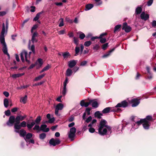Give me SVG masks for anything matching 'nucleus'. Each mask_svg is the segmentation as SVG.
<instances>
[{
	"instance_id": "f03ea898",
	"label": "nucleus",
	"mask_w": 156,
	"mask_h": 156,
	"mask_svg": "<svg viewBox=\"0 0 156 156\" xmlns=\"http://www.w3.org/2000/svg\"><path fill=\"white\" fill-rule=\"evenodd\" d=\"M111 128L107 125L106 121L105 120H102L101 121L98 128V133L101 135H105L108 131L111 133Z\"/></svg>"
},
{
	"instance_id": "dca6fc26",
	"label": "nucleus",
	"mask_w": 156,
	"mask_h": 156,
	"mask_svg": "<svg viewBox=\"0 0 156 156\" xmlns=\"http://www.w3.org/2000/svg\"><path fill=\"white\" fill-rule=\"evenodd\" d=\"M9 104L11 106H12L11 101L10 100H9L7 98H5L4 100V106L5 108H7Z\"/></svg>"
},
{
	"instance_id": "473e14b6",
	"label": "nucleus",
	"mask_w": 156,
	"mask_h": 156,
	"mask_svg": "<svg viewBox=\"0 0 156 156\" xmlns=\"http://www.w3.org/2000/svg\"><path fill=\"white\" fill-rule=\"evenodd\" d=\"M41 118L40 116H38L36 119L35 120V124H39L41 121Z\"/></svg>"
},
{
	"instance_id": "8fccbe9b",
	"label": "nucleus",
	"mask_w": 156,
	"mask_h": 156,
	"mask_svg": "<svg viewBox=\"0 0 156 156\" xmlns=\"http://www.w3.org/2000/svg\"><path fill=\"white\" fill-rule=\"evenodd\" d=\"M102 2L101 1L96 2L94 4L95 6H98L101 5L102 4Z\"/></svg>"
},
{
	"instance_id": "2f4dec72",
	"label": "nucleus",
	"mask_w": 156,
	"mask_h": 156,
	"mask_svg": "<svg viewBox=\"0 0 156 156\" xmlns=\"http://www.w3.org/2000/svg\"><path fill=\"white\" fill-rule=\"evenodd\" d=\"M62 56L64 59H67L70 56V54L69 52H66L62 53Z\"/></svg>"
},
{
	"instance_id": "6e6d98bb",
	"label": "nucleus",
	"mask_w": 156,
	"mask_h": 156,
	"mask_svg": "<svg viewBox=\"0 0 156 156\" xmlns=\"http://www.w3.org/2000/svg\"><path fill=\"white\" fill-rule=\"evenodd\" d=\"M66 30H60L58 32V34H59L62 35L65 34Z\"/></svg>"
},
{
	"instance_id": "13d9d810",
	"label": "nucleus",
	"mask_w": 156,
	"mask_h": 156,
	"mask_svg": "<svg viewBox=\"0 0 156 156\" xmlns=\"http://www.w3.org/2000/svg\"><path fill=\"white\" fill-rule=\"evenodd\" d=\"M87 63V61H83L81 63L80 65L82 66H84L86 65Z\"/></svg>"
},
{
	"instance_id": "49530a36",
	"label": "nucleus",
	"mask_w": 156,
	"mask_h": 156,
	"mask_svg": "<svg viewBox=\"0 0 156 156\" xmlns=\"http://www.w3.org/2000/svg\"><path fill=\"white\" fill-rule=\"evenodd\" d=\"M27 101V98H20V101L23 104H25Z\"/></svg>"
},
{
	"instance_id": "ddd939ff",
	"label": "nucleus",
	"mask_w": 156,
	"mask_h": 156,
	"mask_svg": "<svg viewBox=\"0 0 156 156\" xmlns=\"http://www.w3.org/2000/svg\"><path fill=\"white\" fill-rule=\"evenodd\" d=\"M20 119L19 116H17L16 119H15V124L14 125V128L15 129L16 128H18L19 126L18 125L20 123Z\"/></svg>"
},
{
	"instance_id": "c85d7f7f",
	"label": "nucleus",
	"mask_w": 156,
	"mask_h": 156,
	"mask_svg": "<svg viewBox=\"0 0 156 156\" xmlns=\"http://www.w3.org/2000/svg\"><path fill=\"white\" fill-rule=\"evenodd\" d=\"M35 124V122L34 121L32 122L30 124L28 123L27 125V128L30 129Z\"/></svg>"
},
{
	"instance_id": "2eb2a0df",
	"label": "nucleus",
	"mask_w": 156,
	"mask_h": 156,
	"mask_svg": "<svg viewBox=\"0 0 156 156\" xmlns=\"http://www.w3.org/2000/svg\"><path fill=\"white\" fill-rule=\"evenodd\" d=\"M47 126L46 124H42L40 126V130L43 132H47L49 131V129L47 128Z\"/></svg>"
},
{
	"instance_id": "5fc2aeb1",
	"label": "nucleus",
	"mask_w": 156,
	"mask_h": 156,
	"mask_svg": "<svg viewBox=\"0 0 156 156\" xmlns=\"http://www.w3.org/2000/svg\"><path fill=\"white\" fill-rule=\"evenodd\" d=\"M100 42L101 43H104L106 41V39L105 38H100Z\"/></svg>"
},
{
	"instance_id": "9d476101",
	"label": "nucleus",
	"mask_w": 156,
	"mask_h": 156,
	"mask_svg": "<svg viewBox=\"0 0 156 156\" xmlns=\"http://www.w3.org/2000/svg\"><path fill=\"white\" fill-rule=\"evenodd\" d=\"M122 29L127 33L129 32L131 30V28L127 25L126 22L123 23Z\"/></svg>"
},
{
	"instance_id": "f257e3e1",
	"label": "nucleus",
	"mask_w": 156,
	"mask_h": 156,
	"mask_svg": "<svg viewBox=\"0 0 156 156\" xmlns=\"http://www.w3.org/2000/svg\"><path fill=\"white\" fill-rule=\"evenodd\" d=\"M9 26V23L8 20L6 21V27H5V24L3 23L2 24V28L0 35V42L2 46V50L5 54L7 55L9 57L10 55L8 52V48L7 44L5 41V34H6Z\"/></svg>"
},
{
	"instance_id": "bf43d9fd",
	"label": "nucleus",
	"mask_w": 156,
	"mask_h": 156,
	"mask_svg": "<svg viewBox=\"0 0 156 156\" xmlns=\"http://www.w3.org/2000/svg\"><path fill=\"white\" fill-rule=\"evenodd\" d=\"M151 25L153 27H155L156 26V20H153L151 22Z\"/></svg>"
},
{
	"instance_id": "4c0bfd02",
	"label": "nucleus",
	"mask_w": 156,
	"mask_h": 156,
	"mask_svg": "<svg viewBox=\"0 0 156 156\" xmlns=\"http://www.w3.org/2000/svg\"><path fill=\"white\" fill-rule=\"evenodd\" d=\"M92 106L94 108H96L98 107V105L97 101H95L92 102Z\"/></svg>"
},
{
	"instance_id": "a18cd8bd",
	"label": "nucleus",
	"mask_w": 156,
	"mask_h": 156,
	"mask_svg": "<svg viewBox=\"0 0 156 156\" xmlns=\"http://www.w3.org/2000/svg\"><path fill=\"white\" fill-rule=\"evenodd\" d=\"M37 62L39 63L40 65V66H41L43 64L42 59L41 58H38L37 61L36 63V64H37Z\"/></svg>"
},
{
	"instance_id": "774afa93",
	"label": "nucleus",
	"mask_w": 156,
	"mask_h": 156,
	"mask_svg": "<svg viewBox=\"0 0 156 156\" xmlns=\"http://www.w3.org/2000/svg\"><path fill=\"white\" fill-rule=\"evenodd\" d=\"M4 95L6 97H8L9 95V93L7 91H4L3 93Z\"/></svg>"
},
{
	"instance_id": "864d4df0",
	"label": "nucleus",
	"mask_w": 156,
	"mask_h": 156,
	"mask_svg": "<svg viewBox=\"0 0 156 156\" xmlns=\"http://www.w3.org/2000/svg\"><path fill=\"white\" fill-rule=\"evenodd\" d=\"M91 109L90 108H87L86 109V112H85L87 113V115H89L90 114V111Z\"/></svg>"
},
{
	"instance_id": "a19ab883",
	"label": "nucleus",
	"mask_w": 156,
	"mask_h": 156,
	"mask_svg": "<svg viewBox=\"0 0 156 156\" xmlns=\"http://www.w3.org/2000/svg\"><path fill=\"white\" fill-rule=\"evenodd\" d=\"M108 43H105L102 45V46H101L103 50H105L108 47Z\"/></svg>"
},
{
	"instance_id": "72a5a7b5",
	"label": "nucleus",
	"mask_w": 156,
	"mask_h": 156,
	"mask_svg": "<svg viewBox=\"0 0 156 156\" xmlns=\"http://www.w3.org/2000/svg\"><path fill=\"white\" fill-rule=\"evenodd\" d=\"M45 75V74H42L41 75H40L38 76L37 77H36L34 79V81H37L40 80L41 79L43 78Z\"/></svg>"
},
{
	"instance_id": "cd10ccee",
	"label": "nucleus",
	"mask_w": 156,
	"mask_h": 156,
	"mask_svg": "<svg viewBox=\"0 0 156 156\" xmlns=\"http://www.w3.org/2000/svg\"><path fill=\"white\" fill-rule=\"evenodd\" d=\"M140 17L142 20L145 21L146 20V14L144 12H143L141 13Z\"/></svg>"
},
{
	"instance_id": "bb28decb",
	"label": "nucleus",
	"mask_w": 156,
	"mask_h": 156,
	"mask_svg": "<svg viewBox=\"0 0 156 156\" xmlns=\"http://www.w3.org/2000/svg\"><path fill=\"white\" fill-rule=\"evenodd\" d=\"M77 34H79V37L81 40L83 39L85 37V34L82 32L79 31Z\"/></svg>"
},
{
	"instance_id": "e433bc0d",
	"label": "nucleus",
	"mask_w": 156,
	"mask_h": 156,
	"mask_svg": "<svg viewBox=\"0 0 156 156\" xmlns=\"http://www.w3.org/2000/svg\"><path fill=\"white\" fill-rule=\"evenodd\" d=\"M59 21L60 22L58 25L59 27H61L63 26H64L63 19L62 18L60 19Z\"/></svg>"
},
{
	"instance_id": "4468645a",
	"label": "nucleus",
	"mask_w": 156,
	"mask_h": 156,
	"mask_svg": "<svg viewBox=\"0 0 156 156\" xmlns=\"http://www.w3.org/2000/svg\"><path fill=\"white\" fill-rule=\"evenodd\" d=\"M77 60H74L70 61L68 62V65L69 67L72 68L75 66L77 63Z\"/></svg>"
},
{
	"instance_id": "680f3d73",
	"label": "nucleus",
	"mask_w": 156,
	"mask_h": 156,
	"mask_svg": "<svg viewBox=\"0 0 156 156\" xmlns=\"http://www.w3.org/2000/svg\"><path fill=\"white\" fill-rule=\"evenodd\" d=\"M5 114L6 116H9L10 115V111L9 110H8L5 111Z\"/></svg>"
},
{
	"instance_id": "603ef678",
	"label": "nucleus",
	"mask_w": 156,
	"mask_h": 156,
	"mask_svg": "<svg viewBox=\"0 0 156 156\" xmlns=\"http://www.w3.org/2000/svg\"><path fill=\"white\" fill-rule=\"evenodd\" d=\"M73 41L74 43L76 45H78V44L79 41L77 38H76L75 37H74L73 38Z\"/></svg>"
},
{
	"instance_id": "c03bdc74",
	"label": "nucleus",
	"mask_w": 156,
	"mask_h": 156,
	"mask_svg": "<svg viewBox=\"0 0 156 156\" xmlns=\"http://www.w3.org/2000/svg\"><path fill=\"white\" fill-rule=\"evenodd\" d=\"M121 27V25L120 24L117 25H116L114 28V32H115L117 31Z\"/></svg>"
},
{
	"instance_id": "052dcab7",
	"label": "nucleus",
	"mask_w": 156,
	"mask_h": 156,
	"mask_svg": "<svg viewBox=\"0 0 156 156\" xmlns=\"http://www.w3.org/2000/svg\"><path fill=\"white\" fill-rule=\"evenodd\" d=\"M89 131L90 132L92 133L95 132V130L94 128H92V127H90L89 129Z\"/></svg>"
},
{
	"instance_id": "a878e982",
	"label": "nucleus",
	"mask_w": 156,
	"mask_h": 156,
	"mask_svg": "<svg viewBox=\"0 0 156 156\" xmlns=\"http://www.w3.org/2000/svg\"><path fill=\"white\" fill-rule=\"evenodd\" d=\"M24 74V73H18L13 74L12 76V77L14 79H16L17 78L21 76H22Z\"/></svg>"
},
{
	"instance_id": "9b49d317",
	"label": "nucleus",
	"mask_w": 156,
	"mask_h": 156,
	"mask_svg": "<svg viewBox=\"0 0 156 156\" xmlns=\"http://www.w3.org/2000/svg\"><path fill=\"white\" fill-rule=\"evenodd\" d=\"M153 78V75L151 72L150 69L147 67V80H151Z\"/></svg>"
},
{
	"instance_id": "f3484780",
	"label": "nucleus",
	"mask_w": 156,
	"mask_h": 156,
	"mask_svg": "<svg viewBox=\"0 0 156 156\" xmlns=\"http://www.w3.org/2000/svg\"><path fill=\"white\" fill-rule=\"evenodd\" d=\"M155 119L152 118V117L151 115L147 116V129H148L150 126V122L149 121L152 122Z\"/></svg>"
},
{
	"instance_id": "3c124183",
	"label": "nucleus",
	"mask_w": 156,
	"mask_h": 156,
	"mask_svg": "<svg viewBox=\"0 0 156 156\" xmlns=\"http://www.w3.org/2000/svg\"><path fill=\"white\" fill-rule=\"evenodd\" d=\"M30 50H31L34 54L35 53V47L34 44L32 45L31 46Z\"/></svg>"
},
{
	"instance_id": "a211bd4d",
	"label": "nucleus",
	"mask_w": 156,
	"mask_h": 156,
	"mask_svg": "<svg viewBox=\"0 0 156 156\" xmlns=\"http://www.w3.org/2000/svg\"><path fill=\"white\" fill-rule=\"evenodd\" d=\"M91 102V101H90L89 102H85L84 101L82 100L80 102V105L82 106H84L85 107H87L89 105H90Z\"/></svg>"
},
{
	"instance_id": "de8ad7c7",
	"label": "nucleus",
	"mask_w": 156,
	"mask_h": 156,
	"mask_svg": "<svg viewBox=\"0 0 156 156\" xmlns=\"http://www.w3.org/2000/svg\"><path fill=\"white\" fill-rule=\"evenodd\" d=\"M75 52H76V55H75V56H76L79 53L80 51V48L79 47H76L75 48Z\"/></svg>"
},
{
	"instance_id": "0e129e2a",
	"label": "nucleus",
	"mask_w": 156,
	"mask_h": 156,
	"mask_svg": "<svg viewBox=\"0 0 156 156\" xmlns=\"http://www.w3.org/2000/svg\"><path fill=\"white\" fill-rule=\"evenodd\" d=\"M50 66L49 65H48L46 66L45 67H44L43 69L44 70V71H46L48 70L50 68Z\"/></svg>"
},
{
	"instance_id": "c756f323",
	"label": "nucleus",
	"mask_w": 156,
	"mask_h": 156,
	"mask_svg": "<svg viewBox=\"0 0 156 156\" xmlns=\"http://www.w3.org/2000/svg\"><path fill=\"white\" fill-rule=\"evenodd\" d=\"M43 12L42 11L37 13L36 16L34 18L33 20L35 21L37 20L40 18V15L42 14Z\"/></svg>"
},
{
	"instance_id": "69168bd1",
	"label": "nucleus",
	"mask_w": 156,
	"mask_h": 156,
	"mask_svg": "<svg viewBox=\"0 0 156 156\" xmlns=\"http://www.w3.org/2000/svg\"><path fill=\"white\" fill-rule=\"evenodd\" d=\"M92 117L91 116L89 117L86 120V122H89L92 119Z\"/></svg>"
},
{
	"instance_id": "f704fd0d",
	"label": "nucleus",
	"mask_w": 156,
	"mask_h": 156,
	"mask_svg": "<svg viewBox=\"0 0 156 156\" xmlns=\"http://www.w3.org/2000/svg\"><path fill=\"white\" fill-rule=\"evenodd\" d=\"M55 141V144L56 145L59 144L60 143V141L58 139H55L53 138H52L50 140V142H52Z\"/></svg>"
},
{
	"instance_id": "0eeeda50",
	"label": "nucleus",
	"mask_w": 156,
	"mask_h": 156,
	"mask_svg": "<svg viewBox=\"0 0 156 156\" xmlns=\"http://www.w3.org/2000/svg\"><path fill=\"white\" fill-rule=\"evenodd\" d=\"M128 102L124 100L122 101L120 103H118L115 106L116 108H126L128 106Z\"/></svg>"
},
{
	"instance_id": "20e7f679",
	"label": "nucleus",
	"mask_w": 156,
	"mask_h": 156,
	"mask_svg": "<svg viewBox=\"0 0 156 156\" xmlns=\"http://www.w3.org/2000/svg\"><path fill=\"white\" fill-rule=\"evenodd\" d=\"M141 124L143 125L144 128L145 129H146V118L144 119H140L139 120L136 121L134 124L133 128L137 129L139 126Z\"/></svg>"
},
{
	"instance_id": "39448f33",
	"label": "nucleus",
	"mask_w": 156,
	"mask_h": 156,
	"mask_svg": "<svg viewBox=\"0 0 156 156\" xmlns=\"http://www.w3.org/2000/svg\"><path fill=\"white\" fill-rule=\"evenodd\" d=\"M76 129L75 127H73L70 129L69 132L68 133V137L69 138L72 139L75 135Z\"/></svg>"
},
{
	"instance_id": "79ce46f5",
	"label": "nucleus",
	"mask_w": 156,
	"mask_h": 156,
	"mask_svg": "<svg viewBox=\"0 0 156 156\" xmlns=\"http://www.w3.org/2000/svg\"><path fill=\"white\" fill-rule=\"evenodd\" d=\"M100 46L98 44H96L93 47V49L96 51H97L99 48Z\"/></svg>"
},
{
	"instance_id": "6e6552de",
	"label": "nucleus",
	"mask_w": 156,
	"mask_h": 156,
	"mask_svg": "<svg viewBox=\"0 0 156 156\" xmlns=\"http://www.w3.org/2000/svg\"><path fill=\"white\" fill-rule=\"evenodd\" d=\"M140 100L138 99L137 98L133 99L131 101L132 107H134L137 106L140 103Z\"/></svg>"
},
{
	"instance_id": "338daca9",
	"label": "nucleus",
	"mask_w": 156,
	"mask_h": 156,
	"mask_svg": "<svg viewBox=\"0 0 156 156\" xmlns=\"http://www.w3.org/2000/svg\"><path fill=\"white\" fill-rule=\"evenodd\" d=\"M66 20L67 22H68L69 23H73V21L72 20H70L69 18L68 17H66Z\"/></svg>"
},
{
	"instance_id": "e2e57ef3",
	"label": "nucleus",
	"mask_w": 156,
	"mask_h": 156,
	"mask_svg": "<svg viewBox=\"0 0 156 156\" xmlns=\"http://www.w3.org/2000/svg\"><path fill=\"white\" fill-rule=\"evenodd\" d=\"M68 83V79L67 78H66V79L65 80L64 82V87H66V84Z\"/></svg>"
},
{
	"instance_id": "aec40b11",
	"label": "nucleus",
	"mask_w": 156,
	"mask_h": 156,
	"mask_svg": "<svg viewBox=\"0 0 156 156\" xmlns=\"http://www.w3.org/2000/svg\"><path fill=\"white\" fill-rule=\"evenodd\" d=\"M27 125L26 122L25 121H23L21 122L20 124H19L18 125V126H19V127L18 128H16L15 129H21V127H25Z\"/></svg>"
},
{
	"instance_id": "4be33fe9",
	"label": "nucleus",
	"mask_w": 156,
	"mask_h": 156,
	"mask_svg": "<svg viewBox=\"0 0 156 156\" xmlns=\"http://www.w3.org/2000/svg\"><path fill=\"white\" fill-rule=\"evenodd\" d=\"M115 48H113L109 51L108 52L103 55L102 56V58H105L108 57L110 55L111 53L115 50Z\"/></svg>"
},
{
	"instance_id": "7c9ffc66",
	"label": "nucleus",
	"mask_w": 156,
	"mask_h": 156,
	"mask_svg": "<svg viewBox=\"0 0 156 156\" xmlns=\"http://www.w3.org/2000/svg\"><path fill=\"white\" fill-rule=\"evenodd\" d=\"M20 134L21 136L24 137L26 134V132L24 130L22 129L20 130Z\"/></svg>"
},
{
	"instance_id": "37998d69",
	"label": "nucleus",
	"mask_w": 156,
	"mask_h": 156,
	"mask_svg": "<svg viewBox=\"0 0 156 156\" xmlns=\"http://www.w3.org/2000/svg\"><path fill=\"white\" fill-rule=\"evenodd\" d=\"M92 44V42L90 41H87L85 42L84 45L86 47L89 46Z\"/></svg>"
},
{
	"instance_id": "f8f14e48",
	"label": "nucleus",
	"mask_w": 156,
	"mask_h": 156,
	"mask_svg": "<svg viewBox=\"0 0 156 156\" xmlns=\"http://www.w3.org/2000/svg\"><path fill=\"white\" fill-rule=\"evenodd\" d=\"M116 111L112 107H107L104 108L102 111L103 114L108 113L110 112H115Z\"/></svg>"
},
{
	"instance_id": "4d7b16f0",
	"label": "nucleus",
	"mask_w": 156,
	"mask_h": 156,
	"mask_svg": "<svg viewBox=\"0 0 156 156\" xmlns=\"http://www.w3.org/2000/svg\"><path fill=\"white\" fill-rule=\"evenodd\" d=\"M38 26L37 25H34L33 26L31 30V32L32 33L33 32V30H34L36 29L37 28V27Z\"/></svg>"
},
{
	"instance_id": "1a4fd4ad",
	"label": "nucleus",
	"mask_w": 156,
	"mask_h": 156,
	"mask_svg": "<svg viewBox=\"0 0 156 156\" xmlns=\"http://www.w3.org/2000/svg\"><path fill=\"white\" fill-rule=\"evenodd\" d=\"M15 122V117L11 116L9 118L8 121L7 122L6 124L9 126H12Z\"/></svg>"
},
{
	"instance_id": "393cba45",
	"label": "nucleus",
	"mask_w": 156,
	"mask_h": 156,
	"mask_svg": "<svg viewBox=\"0 0 156 156\" xmlns=\"http://www.w3.org/2000/svg\"><path fill=\"white\" fill-rule=\"evenodd\" d=\"M94 115L95 117H97L98 119H101V116L102 115V114L99 111H98L94 113Z\"/></svg>"
},
{
	"instance_id": "5701e85b",
	"label": "nucleus",
	"mask_w": 156,
	"mask_h": 156,
	"mask_svg": "<svg viewBox=\"0 0 156 156\" xmlns=\"http://www.w3.org/2000/svg\"><path fill=\"white\" fill-rule=\"evenodd\" d=\"M94 6V5L93 4H87L85 6V10L86 11H88L92 8Z\"/></svg>"
},
{
	"instance_id": "c9c22d12",
	"label": "nucleus",
	"mask_w": 156,
	"mask_h": 156,
	"mask_svg": "<svg viewBox=\"0 0 156 156\" xmlns=\"http://www.w3.org/2000/svg\"><path fill=\"white\" fill-rule=\"evenodd\" d=\"M55 119L54 117L52 118L49 119V120L48 121H46L44 122H43V123H47L48 122L50 123H51L54 122L55 121Z\"/></svg>"
},
{
	"instance_id": "423d86ee",
	"label": "nucleus",
	"mask_w": 156,
	"mask_h": 156,
	"mask_svg": "<svg viewBox=\"0 0 156 156\" xmlns=\"http://www.w3.org/2000/svg\"><path fill=\"white\" fill-rule=\"evenodd\" d=\"M63 108V105L61 103L57 104L55 107V114L57 116H59L60 115L58 114V111L61 110Z\"/></svg>"
},
{
	"instance_id": "ea45409f",
	"label": "nucleus",
	"mask_w": 156,
	"mask_h": 156,
	"mask_svg": "<svg viewBox=\"0 0 156 156\" xmlns=\"http://www.w3.org/2000/svg\"><path fill=\"white\" fill-rule=\"evenodd\" d=\"M38 124L36 125L33 128V129L34 130H37L38 131H41L40 127L38 125Z\"/></svg>"
},
{
	"instance_id": "412c9836",
	"label": "nucleus",
	"mask_w": 156,
	"mask_h": 156,
	"mask_svg": "<svg viewBox=\"0 0 156 156\" xmlns=\"http://www.w3.org/2000/svg\"><path fill=\"white\" fill-rule=\"evenodd\" d=\"M32 133H28L26 135L25 137L24 136V139L27 142H28L29 140L32 137Z\"/></svg>"
},
{
	"instance_id": "58836bf2",
	"label": "nucleus",
	"mask_w": 156,
	"mask_h": 156,
	"mask_svg": "<svg viewBox=\"0 0 156 156\" xmlns=\"http://www.w3.org/2000/svg\"><path fill=\"white\" fill-rule=\"evenodd\" d=\"M46 136V134L44 133H41L39 135V138L41 140L44 139Z\"/></svg>"
},
{
	"instance_id": "09e8293b",
	"label": "nucleus",
	"mask_w": 156,
	"mask_h": 156,
	"mask_svg": "<svg viewBox=\"0 0 156 156\" xmlns=\"http://www.w3.org/2000/svg\"><path fill=\"white\" fill-rule=\"evenodd\" d=\"M154 0H149L147 2V5L148 6H150L152 4Z\"/></svg>"
},
{
	"instance_id": "7ed1b4c3",
	"label": "nucleus",
	"mask_w": 156,
	"mask_h": 156,
	"mask_svg": "<svg viewBox=\"0 0 156 156\" xmlns=\"http://www.w3.org/2000/svg\"><path fill=\"white\" fill-rule=\"evenodd\" d=\"M31 53V52L30 51L28 54L26 51L25 50L23 51L20 53V57L22 62H23L25 61V59L24 58V56L25 61L28 63H30V55Z\"/></svg>"
},
{
	"instance_id": "b1692460",
	"label": "nucleus",
	"mask_w": 156,
	"mask_h": 156,
	"mask_svg": "<svg viewBox=\"0 0 156 156\" xmlns=\"http://www.w3.org/2000/svg\"><path fill=\"white\" fill-rule=\"evenodd\" d=\"M72 70L68 68L66 71V75L67 76H70L72 75Z\"/></svg>"
},
{
	"instance_id": "6ab92c4d",
	"label": "nucleus",
	"mask_w": 156,
	"mask_h": 156,
	"mask_svg": "<svg viewBox=\"0 0 156 156\" xmlns=\"http://www.w3.org/2000/svg\"><path fill=\"white\" fill-rule=\"evenodd\" d=\"M142 10L141 6H138L136 8L135 12V14L136 15L140 14Z\"/></svg>"
}]
</instances>
